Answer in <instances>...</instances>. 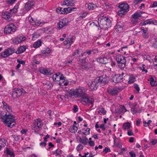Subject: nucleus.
Listing matches in <instances>:
<instances>
[{"mask_svg":"<svg viewBox=\"0 0 157 157\" xmlns=\"http://www.w3.org/2000/svg\"><path fill=\"white\" fill-rule=\"evenodd\" d=\"M98 23L101 29L107 30L108 28L110 27L111 21L108 17L101 16L98 18Z\"/></svg>","mask_w":157,"mask_h":157,"instance_id":"f257e3e1","label":"nucleus"},{"mask_svg":"<svg viewBox=\"0 0 157 157\" xmlns=\"http://www.w3.org/2000/svg\"><path fill=\"white\" fill-rule=\"evenodd\" d=\"M93 51L90 50H87L86 52H85L84 53V54H87L88 55H90L92 54H93Z\"/></svg>","mask_w":157,"mask_h":157,"instance_id":"a18cd8bd","label":"nucleus"},{"mask_svg":"<svg viewBox=\"0 0 157 157\" xmlns=\"http://www.w3.org/2000/svg\"><path fill=\"white\" fill-rule=\"evenodd\" d=\"M86 89L83 87H79L72 91L71 96H74L77 98L81 97L82 98L86 95Z\"/></svg>","mask_w":157,"mask_h":157,"instance_id":"7ed1b4c3","label":"nucleus"},{"mask_svg":"<svg viewBox=\"0 0 157 157\" xmlns=\"http://www.w3.org/2000/svg\"><path fill=\"white\" fill-rule=\"evenodd\" d=\"M108 91L109 93L112 95L117 94L119 92L117 88H116L110 89L108 90Z\"/></svg>","mask_w":157,"mask_h":157,"instance_id":"412c9836","label":"nucleus"},{"mask_svg":"<svg viewBox=\"0 0 157 157\" xmlns=\"http://www.w3.org/2000/svg\"><path fill=\"white\" fill-rule=\"evenodd\" d=\"M15 52V50L13 48H8L6 51L1 53V56L4 58H6L12 55Z\"/></svg>","mask_w":157,"mask_h":157,"instance_id":"9b49d317","label":"nucleus"},{"mask_svg":"<svg viewBox=\"0 0 157 157\" xmlns=\"http://www.w3.org/2000/svg\"><path fill=\"white\" fill-rule=\"evenodd\" d=\"M98 80L96 78L94 81L89 82L88 84L90 89L91 90H96L98 86Z\"/></svg>","mask_w":157,"mask_h":157,"instance_id":"0eeeda50","label":"nucleus"},{"mask_svg":"<svg viewBox=\"0 0 157 157\" xmlns=\"http://www.w3.org/2000/svg\"><path fill=\"white\" fill-rule=\"evenodd\" d=\"M41 43L40 40L37 41L34 43L33 46L35 48H37L41 45Z\"/></svg>","mask_w":157,"mask_h":157,"instance_id":"473e14b6","label":"nucleus"},{"mask_svg":"<svg viewBox=\"0 0 157 157\" xmlns=\"http://www.w3.org/2000/svg\"><path fill=\"white\" fill-rule=\"evenodd\" d=\"M72 128H73V130L74 131H72V132H74L75 133V132H76L78 130L77 127L76 126L73 127Z\"/></svg>","mask_w":157,"mask_h":157,"instance_id":"338daca9","label":"nucleus"},{"mask_svg":"<svg viewBox=\"0 0 157 157\" xmlns=\"http://www.w3.org/2000/svg\"><path fill=\"white\" fill-rule=\"evenodd\" d=\"M16 27L13 24L7 25L4 29V32L6 33L11 34L15 32Z\"/></svg>","mask_w":157,"mask_h":157,"instance_id":"423d86ee","label":"nucleus"},{"mask_svg":"<svg viewBox=\"0 0 157 157\" xmlns=\"http://www.w3.org/2000/svg\"><path fill=\"white\" fill-rule=\"evenodd\" d=\"M44 86L46 88L48 89H51L53 86L52 84L49 82H47L45 84Z\"/></svg>","mask_w":157,"mask_h":157,"instance_id":"72a5a7b5","label":"nucleus"},{"mask_svg":"<svg viewBox=\"0 0 157 157\" xmlns=\"http://www.w3.org/2000/svg\"><path fill=\"white\" fill-rule=\"evenodd\" d=\"M17 0H8L7 2L10 4L12 5Z\"/></svg>","mask_w":157,"mask_h":157,"instance_id":"09e8293b","label":"nucleus"},{"mask_svg":"<svg viewBox=\"0 0 157 157\" xmlns=\"http://www.w3.org/2000/svg\"><path fill=\"white\" fill-rule=\"evenodd\" d=\"M60 73H57L54 75H53L52 77V78L54 81H59V76Z\"/></svg>","mask_w":157,"mask_h":157,"instance_id":"c85d7f7f","label":"nucleus"},{"mask_svg":"<svg viewBox=\"0 0 157 157\" xmlns=\"http://www.w3.org/2000/svg\"><path fill=\"white\" fill-rule=\"evenodd\" d=\"M134 87L136 90L138 91V92H139L140 89L138 85L137 84H135L134 85Z\"/></svg>","mask_w":157,"mask_h":157,"instance_id":"5fc2aeb1","label":"nucleus"},{"mask_svg":"<svg viewBox=\"0 0 157 157\" xmlns=\"http://www.w3.org/2000/svg\"><path fill=\"white\" fill-rule=\"evenodd\" d=\"M94 101V99L92 98L90 99L85 95V97H83L82 99V102L86 103L88 105L92 104Z\"/></svg>","mask_w":157,"mask_h":157,"instance_id":"4468645a","label":"nucleus"},{"mask_svg":"<svg viewBox=\"0 0 157 157\" xmlns=\"http://www.w3.org/2000/svg\"><path fill=\"white\" fill-rule=\"evenodd\" d=\"M35 122L36 124V125L37 126V127H39L40 128H41L43 125L42 121L40 119H38Z\"/></svg>","mask_w":157,"mask_h":157,"instance_id":"c756f323","label":"nucleus"},{"mask_svg":"<svg viewBox=\"0 0 157 157\" xmlns=\"http://www.w3.org/2000/svg\"><path fill=\"white\" fill-rule=\"evenodd\" d=\"M7 144V141L4 138L0 139V151Z\"/></svg>","mask_w":157,"mask_h":157,"instance_id":"4be33fe9","label":"nucleus"},{"mask_svg":"<svg viewBox=\"0 0 157 157\" xmlns=\"http://www.w3.org/2000/svg\"><path fill=\"white\" fill-rule=\"evenodd\" d=\"M33 5V2L31 1H29L28 2L25 3V8L27 11H29L31 9Z\"/></svg>","mask_w":157,"mask_h":157,"instance_id":"f3484780","label":"nucleus"},{"mask_svg":"<svg viewBox=\"0 0 157 157\" xmlns=\"http://www.w3.org/2000/svg\"><path fill=\"white\" fill-rule=\"evenodd\" d=\"M39 71L41 73L45 75H51L52 74L51 71L47 69L42 67L40 69Z\"/></svg>","mask_w":157,"mask_h":157,"instance_id":"aec40b11","label":"nucleus"},{"mask_svg":"<svg viewBox=\"0 0 157 157\" xmlns=\"http://www.w3.org/2000/svg\"><path fill=\"white\" fill-rule=\"evenodd\" d=\"M26 39V37L25 36H19L13 39L12 41L13 43L17 44L25 40Z\"/></svg>","mask_w":157,"mask_h":157,"instance_id":"f8f14e48","label":"nucleus"},{"mask_svg":"<svg viewBox=\"0 0 157 157\" xmlns=\"http://www.w3.org/2000/svg\"><path fill=\"white\" fill-rule=\"evenodd\" d=\"M152 145H154L157 143V139H153L151 142Z\"/></svg>","mask_w":157,"mask_h":157,"instance_id":"6e6d98bb","label":"nucleus"},{"mask_svg":"<svg viewBox=\"0 0 157 157\" xmlns=\"http://www.w3.org/2000/svg\"><path fill=\"white\" fill-rule=\"evenodd\" d=\"M2 118L4 123L8 127L12 128L16 124L14 117L11 114H6L3 116Z\"/></svg>","mask_w":157,"mask_h":157,"instance_id":"f03ea898","label":"nucleus"},{"mask_svg":"<svg viewBox=\"0 0 157 157\" xmlns=\"http://www.w3.org/2000/svg\"><path fill=\"white\" fill-rule=\"evenodd\" d=\"M25 92L24 90L20 89H17L12 92V96L14 98L20 96L22 94H24Z\"/></svg>","mask_w":157,"mask_h":157,"instance_id":"9d476101","label":"nucleus"},{"mask_svg":"<svg viewBox=\"0 0 157 157\" xmlns=\"http://www.w3.org/2000/svg\"><path fill=\"white\" fill-rule=\"evenodd\" d=\"M96 79H98V83H100L103 85L107 83L109 81V77L107 76L106 75L97 77Z\"/></svg>","mask_w":157,"mask_h":157,"instance_id":"6e6552de","label":"nucleus"},{"mask_svg":"<svg viewBox=\"0 0 157 157\" xmlns=\"http://www.w3.org/2000/svg\"><path fill=\"white\" fill-rule=\"evenodd\" d=\"M68 21L66 18L61 19L57 23V27L59 29L66 26L68 24Z\"/></svg>","mask_w":157,"mask_h":157,"instance_id":"1a4fd4ad","label":"nucleus"},{"mask_svg":"<svg viewBox=\"0 0 157 157\" xmlns=\"http://www.w3.org/2000/svg\"><path fill=\"white\" fill-rule=\"evenodd\" d=\"M74 3V1L73 0H65L63 2L62 5L72 6H73Z\"/></svg>","mask_w":157,"mask_h":157,"instance_id":"6ab92c4d","label":"nucleus"},{"mask_svg":"<svg viewBox=\"0 0 157 157\" xmlns=\"http://www.w3.org/2000/svg\"><path fill=\"white\" fill-rule=\"evenodd\" d=\"M141 122V119H138L136 120V125L137 126H138L140 125V123Z\"/></svg>","mask_w":157,"mask_h":157,"instance_id":"13d9d810","label":"nucleus"},{"mask_svg":"<svg viewBox=\"0 0 157 157\" xmlns=\"http://www.w3.org/2000/svg\"><path fill=\"white\" fill-rule=\"evenodd\" d=\"M41 52L43 54H48L50 53V51L49 48H47L44 50L41 51Z\"/></svg>","mask_w":157,"mask_h":157,"instance_id":"4c0bfd02","label":"nucleus"},{"mask_svg":"<svg viewBox=\"0 0 157 157\" xmlns=\"http://www.w3.org/2000/svg\"><path fill=\"white\" fill-rule=\"evenodd\" d=\"M17 62L20 63V64H21L23 65H25V62L24 61H21L18 59H17Z\"/></svg>","mask_w":157,"mask_h":157,"instance_id":"bf43d9fd","label":"nucleus"},{"mask_svg":"<svg viewBox=\"0 0 157 157\" xmlns=\"http://www.w3.org/2000/svg\"><path fill=\"white\" fill-rule=\"evenodd\" d=\"M141 16V14L139 12H136L132 15V17L135 20H137L139 17Z\"/></svg>","mask_w":157,"mask_h":157,"instance_id":"cd10ccee","label":"nucleus"},{"mask_svg":"<svg viewBox=\"0 0 157 157\" xmlns=\"http://www.w3.org/2000/svg\"><path fill=\"white\" fill-rule=\"evenodd\" d=\"M111 150L110 149L108 148L107 147H105L104 150L103 151V152L105 153H107V152H109Z\"/></svg>","mask_w":157,"mask_h":157,"instance_id":"603ef678","label":"nucleus"},{"mask_svg":"<svg viewBox=\"0 0 157 157\" xmlns=\"http://www.w3.org/2000/svg\"><path fill=\"white\" fill-rule=\"evenodd\" d=\"M118 7L120 9L118 11V15L122 17L128 12L129 6L127 3H123L119 5Z\"/></svg>","mask_w":157,"mask_h":157,"instance_id":"39448f33","label":"nucleus"},{"mask_svg":"<svg viewBox=\"0 0 157 157\" xmlns=\"http://www.w3.org/2000/svg\"><path fill=\"white\" fill-rule=\"evenodd\" d=\"M83 148V146L80 144H79L76 147V150L78 151L82 150Z\"/></svg>","mask_w":157,"mask_h":157,"instance_id":"79ce46f5","label":"nucleus"},{"mask_svg":"<svg viewBox=\"0 0 157 157\" xmlns=\"http://www.w3.org/2000/svg\"><path fill=\"white\" fill-rule=\"evenodd\" d=\"M123 77H121L120 74L115 75L113 77L112 80L115 83H118L122 81Z\"/></svg>","mask_w":157,"mask_h":157,"instance_id":"ddd939ff","label":"nucleus"},{"mask_svg":"<svg viewBox=\"0 0 157 157\" xmlns=\"http://www.w3.org/2000/svg\"><path fill=\"white\" fill-rule=\"evenodd\" d=\"M131 127V124L129 122H127L124 123L122 126V129L124 130H125L126 129H129Z\"/></svg>","mask_w":157,"mask_h":157,"instance_id":"bb28decb","label":"nucleus"},{"mask_svg":"<svg viewBox=\"0 0 157 157\" xmlns=\"http://www.w3.org/2000/svg\"><path fill=\"white\" fill-rule=\"evenodd\" d=\"M59 80H62V82H64V81L65 80V78L64 77L63 75L62 74H60V75H59Z\"/></svg>","mask_w":157,"mask_h":157,"instance_id":"49530a36","label":"nucleus"},{"mask_svg":"<svg viewBox=\"0 0 157 157\" xmlns=\"http://www.w3.org/2000/svg\"><path fill=\"white\" fill-rule=\"evenodd\" d=\"M89 144L91 146H93L94 145V142L92 141H90L89 142Z\"/></svg>","mask_w":157,"mask_h":157,"instance_id":"0e129e2a","label":"nucleus"},{"mask_svg":"<svg viewBox=\"0 0 157 157\" xmlns=\"http://www.w3.org/2000/svg\"><path fill=\"white\" fill-rule=\"evenodd\" d=\"M3 104V108L5 110H6L8 112L10 113L12 111V109L11 107L7 104L4 101H2Z\"/></svg>","mask_w":157,"mask_h":157,"instance_id":"a211bd4d","label":"nucleus"},{"mask_svg":"<svg viewBox=\"0 0 157 157\" xmlns=\"http://www.w3.org/2000/svg\"><path fill=\"white\" fill-rule=\"evenodd\" d=\"M87 140L88 139L86 136L80 137L79 139V142L84 145L87 144Z\"/></svg>","mask_w":157,"mask_h":157,"instance_id":"a878e982","label":"nucleus"},{"mask_svg":"<svg viewBox=\"0 0 157 157\" xmlns=\"http://www.w3.org/2000/svg\"><path fill=\"white\" fill-rule=\"evenodd\" d=\"M32 129L33 130L36 131L38 129L40 128L39 127H37V126L36 125V124L35 122L33 124V125L32 126Z\"/></svg>","mask_w":157,"mask_h":157,"instance_id":"a19ab883","label":"nucleus"},{"mask_svg":"<svg viewBox=\"0 0 157 157\" xmlns=\"http://www.w3.org/2000/svg\"><path fill=\"white\" fill-rule=\"evenodd\" d=\"M124 111V112H125L127 111L126 109L125 108L124 106L121 105L120 106V109L119 110V113H121L123 112Z\"/></svg>","mask_w":157,"mask_h":157,"instance_id":"f704fd0d","label":"nucleus"},{"mask_svg":"<svg viewBox=\"0 0 157 157\" xmlns=\"http://www.w3.org/2000/svg\"><path fill=\"white\" fill-rule=\"evenodd\" d=\"M27 131L28 130L27 129H22L21 131V132L22 134H25Z\"/></svg>","mask_w":157,"mask_h":157,"instance_id":"e2e57ef3","label":"nucleus"},{"mask_svg":"<svg viewBox=\"0 0 157 157\" xmlns=\"http://www.w3.org/2000/svg\"><path fill=\"white\" fill-rule=\"evenodd\" d=\"M98 112L99 113H101L103 115H105L106 114V111L105 109L104 108L101 106H100L98 108Z\"/></svg>","mask_w":157,"mask_h":157,"instance_id":"7c9ffc66","label":"nucleus"},{"mask_svg":"<svg viewBox=\"0 0 157 157\" xmlns=\"http://www.w3.org/2000/svg\"><path fill=\"white\" fill-rule=\"evenodd\" d=\"M79 50L78 49H77L74 52L72 56H75L77 54H79Z\"/></svg>","mask_w":157,"mask_h":157,"instance_id":"69168bd1","label":"nucleus"},{"mask_svg":"<svg viewBox=\"0 0 157 157\" xmlns=\"http://www.w3.org/2000/svg\"><path fill=\"white\" fill-rule=\"evenodd\" d=\"M68 40H69L70 42H69V46H71V44L74 42V41L73 40V38H67Z\"/></svg>","mask_w":157,"mask_h":157,"instance_id":"8fccbe9b","label":"nucleus"},{"mask_svg":"<svg viewBox=\"0 0 157 157\" xmlns=\"http://www.w3.org/2000/svg\"><path fill=\"white\" fill-rule=\"evenodd\" d=\"M150 84L151 86H154L155 85V82L154 81V79L153 78H150Z\"/></svg>","mask_w":157,"mask_h":157,"instance_id":"ea45409f","label":"nucleus"},{"mask_svg":"<svg viewBox=\"0 0 157 157\" xmlns=\"http://www.w3.org/2000/svg\"><path fill=\"white\" fill-rule=\"evenodd\" d=\"M116 59L118 64V66L121 69L124 68L126 65L125 57L122 55L119 54L116 56Z\"/></svg>","mask_w":157,"mask_h":157,"instance_id":"20e7f679","label":"nucleus"},{"mask_svg":"<svg viewBox=\"0 0 157 157\" xmlns=\"http://www.w3.org/2000/svg\"><path fill=\"white\" fill-rule=\"evenodd\" d=\"M90 129L89 128H86V129L85 131V132H83V134L85 135H89L90 133Z\"/></svg>","mask_w":157,"mask_h":157,"instance_id":"c03bdc74","label":"nucleus"},{"mask_svg":"<svg viewBox=\"0 0 157 157\" xmlns=\"http://www.w3.org/2000/svg\"><path fill=\"white\" fill-rule=\"evenodd\" d=\"M131 157H136V154L134 152L131 151L129 153Z\"/></svg>","mask_w":157,"mask_h":157,"instance_id":"864d4df0","label":"nucleus"},{"mask_svg":"<svg viewBox=\"0 0 157 157\" xmlns=\"http://www.w3.org/2000/svg\"><path fill=\"white\" fill-rule=\"evenodd\" d=\"M68 8H65L63 9V12H62V13L63 14H67L68 13Z\"/></svg>","mask_w":157,"mask_h":157,"instance_id":"3c124183","label":"nucleus"},{"mask_svg":"<svg viewBox=\"0 0 157 157\" xmlns=\"http://www.w3.org/2000/svg\"><path fill=\"white\" fill-rule=\"evenodd\" d=\"M136 81L135 78L133 76H130L129 78L128 82L129 84L133 83Z\"/></svg>","mask_w":157,"mask_h":157,"instance_id":"c9c22d12","label":"nucleus"},{"mask_svg":"<svg viewBox=\"0 0 157 157\" xmlns=\"http://www.w3.org/2000/svg\"><path fill=\"white\" fill-rule=\"evenodd\" d=\"M73 111L74 112L76 113L78 111V108L77 106L76 105H74V108L73 109Z\"/></svg>","mask_w":157,"mask_h":157,"instance_id":"052dcab7","label":"nucleus"},{"mask_svg":"<svg viewBox=\"0 0 157 157\" xmlns=\"http://www.w3.org/2000/svg\"><path fill=\"white\" fill-rule=\"evenodd\" d=\"M127 134L129 136H131L133 135V133L132 131L130 130H128Z\"/></svg>","mask_w":157,"mask_h":157,"instance_id":"4d7b16f0","label":"nucleus"},{"mask_svg":"<svg viewBox=\"0 0 157 157\" xmlns=\"http://www.w3.org/2000/svg\"><path fill=\"white\" fill-rule=\"evenodd\" d=\"M4 152L7 157H14V154L11 149L6 148Z\"/></svg>","mask_w":157,"mask_h":157,"instance_id":"2eb2a0df","label":"nucleus"},{"mask_svg":"<svg viewBox=\"0 0 157 157\" xmlns=\"http://www.w3.org/2000/svg\"><path fill=\"white\" fill-rule=\"evenodd\" d=\"M153 46L155 48H157V39L155 40V41L154 42Z\"/></svg>","mask_w":157,"mask_h":157,"instance_id":"680f3d73","label":"nucleus"},{"mask_svg":"<svg viewBox=\"0 0 157 157\" xmlns=\"http://www.w3.org/2000/svg\"><path fill=\"white\" fill-rule=\"evenodd\" d=\"M100 62L103 64H105L107 62V58L105 57H101L100 59Z\"/></svg>","mask_w":157,"mask_h":157,"instance_id":"2f4dec72","label":"nucleus"},{"mask_svg":"<svg viewBox=\"0 0 157 157\" xmlns=\"http://www.w3.org/2000/svg\"><path fill=\"white\" fill-rule=\"evenodd\" d=\"M144 64H143L142 67H140V69L142 70V72L144 71L145 73H147V70L145 69V68L144 67Z\"/></svg>","mask_w":157,"mask_h":157,"instance_id":"de8ad7c7","label":"nucleus"},{"mask_svg":"<svg viewBox=\"0 0 157 157\" xmlns=\"http://www.w3.org/2000/svg\"><path fill=\"white\" fill-rule=\"evenodd\" d=\"M26 48H25V46H22L20 47L17 51L16 52V53L17 54H20L23 53L24 52H25L26 50Z\"/></svg>","mask_w":157,"mask_h":157,"instance_id":"b1692460","label":"nucleus"},{"mask_svg":"<svg viewBox=\"0 0 157 157\" xmlns=\"http://www.w3.org/2000/svg\"><path fill=\"white\" fill-rule=\"evenodd\" d=\"M19 4L20 3H17L13 9H10V12H12V13L16 12L18 8Z\"/></svg>","mask_w":157,"mask_h":157,"instance_id":"393cba45","label":"nucleus"},{"mask_svg":"<svg viewBox=\"0 0 157 157\" xmlns=\"http://www.w3.org/2000/svg\"><path fill=\"white\" fill-rule=\"evenodd\" d=\"M2 14L3 17L8 21H9V19L12 16L10 13L6 11H3Z\"/></svg>","mask_w":157,"mask_h":157,"instance_id":"dca6fc26","label":"nucleus"},{"mask_svg":"<svg viewBox=\"0 0 157 157\" xmlns=\"http://www.w3.org/2000/svg\"><path fill=\"white\" fill-rule=\"evenodd\" d=\"M96 5L93 3H88L85 4V7L88 9L89 10H93Z\"/></svg>","mask_w":157,"mask_h":157,"instance_id":"5701e85b","label":"nucleus"},{"mask_svg":"<svg viewBox=\"0 0 157 157\" xmlns=\"http://www.w3.org/2000/svg\"><path fill=\"white\" fill-rule=\"evenodd\" d=\"M56 11L58 13L62 14V12H63V9L62 10V8L61 7H58L56 9Z\"/></svg>","mask_w":157,"mask_h":157,"instance_id":"37998d69","label":"nucleus"},{"mask_svg":"<svg viewBox=\"0 0 157 157\" xmlns=\"http://www.w3.org/2000/svg\"><path fill=\"white\" fill-rule=\"evenodd\" d=\"M100 128H101L103 131L105 130V129L104 124H101L100 126Z\"/></svg>","mask_w":157,"mask_h":157,"instance_id":"774afa93","label":"nucleus"},{"mask_svg":"<svg viewBox=\"0 0 157 157\" xmlns=\"http://www.w3.org/2000/svg\"><path fill=\"white\" fill-rule=\"evenodd\" d=\"M62 151L59 149H57L55 151L53 152V154L56 155V156L59 155L62 152Z\"/></svg>","mask_w":157,"mask_h":157,"instance_id":"e433bc0d","label":"nucleus"},{"mask_svg":"<svg viewBox=\"0 0 157 157\" xmlns=\"http://www.w3.org/2000/svg\"><path fill=\"white\" fill-rule=\"evenodd\" d=\"M151 19H147L144 21V22L143 23V25H146L147 24H152V21H151Z\"/></svg>","mask_w":157,"mask_h":157,"instance_id":"58836bf2","label":"nucleus"}]
</instances>
